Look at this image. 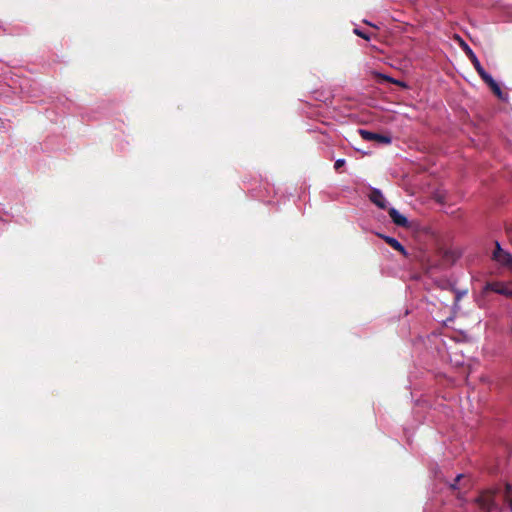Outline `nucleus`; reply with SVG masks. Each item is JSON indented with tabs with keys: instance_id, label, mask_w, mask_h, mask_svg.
<instances>
[{
	"instance_id": "f257e3e1",
	"label": "nucleus",
	"mask_w": 512,
	"mask_h": 512,
	"mask_svg": "<svg viewBox=\"0 0 512 512\" xmlns=\"http://www.w3.org/2000/svg\"><path fill=\"white\" fill-rule=\"evenodd\" d=\"M498 496L503 498L512 512V485L509 483H506L503 489L500 486H493L482 490L475 498L474 503L481 512L501 511L502 509L496 501Z\"/></svg>"
},
{
	"instance_id": "f03ea898",
	"label": "nucleus",
	"mask_w": 512,
	"mask_h": 512,
	"mask_svg": "<svg viewBox=\"0 0 512 512\" xmlns=\"http://www.w3.org/2000/svg\"><path fill=\"white\" fill-rule=\"evenodd\" d=\"M492 260L512 272V255L506 250L502 249L499 242L495 243V249L492 253Z\"/></svg>"
},
{
	"instance_id": "7ed1b4c3",
	"label": "nucleus",
	"mask_w": 512,
	"mask_h": 512,
	"mask_svg": "<svg viewBox=\"0 0 512 512\" xmlns=\"http://www.w3.org/2000/svg\"><path fill=\"white\" fill-rule=\"evenodd\" d=\"M363 139L368 141H375L381 145H388L391 143L392 137L390 134H382L373 132L372 130H359Z\"/></svg>"
},
{
	"instance_id": "20e7f679",
	"label": "nucleus",
	"mask_w": 512,
	"mask_h": 512,
	"mask_svg": "<svg viewBox=\"0 0 512 512\" xmlns=\"http://www.w3.org/2000/svg\"><path fill=\"white\" fill-rule=\"evenodd\" d=\"M486 291H492L507 297L512 298V289L502 282H488L485 285Z\"/></svg>"
},
{
	"instance_id": "39448f33",
	"label": "nucleus",
	"mask_w": 512,
	"mask_h": 512,
	"mask_svg": "<svg viewBox=\"0 0 512 512\" xmlns=\"http://www.w3.org/2000/svg\"><path fill=\"white\" fill-rule=\"evenodd\" d=\"M460 46H461L462 50L465 52V54L467 55V57L469 58V60L471 61V63L473 64L475 70H478L481 67H483L481 65L477 55L474 53V51L471 49V47L464 40H461Z\"/></svg>"
},
{
	"instance_id": "423d86ee",
	"label": "nucleus",
	"mask_w": 512,
	"mask_h": 512,
	"mask_svg": "<svg viewBox=\"0 0 512 512\" xmlns=\"http://www.w3.org/2000/svg\"><path fill=\"white\" fill-rule=\"evenodd\" d=\"M388 214L395 225L404 228L409 227V222L407 218L404 215L400 214L399 211L396 210L395 208H389Z\"/></svg>"
},
{
	"instance_id": "0eeeda50",
	"label": "nucleus",
	"mask_w": 512,
	"mask_h": 512,
	"mask_svg": "<svg viewBox=\"0 0 512 512\" xmlns=\"http://www.w3.org/2000/svg\"><path fill=\"white\" fill-rule=\"evenodd\" d=\"M369 199L380 209H386V199L379 189H372L369 195Z\"/></svg>"
},
{
	"instance_id": "6e6552de",
	"label": "nucleus",
	"mask_w": 512,
	"mask_h": 512,
	"mask_svg": "<svg viewBox=\"0 0 512 512\" xmlns=\"http://www.w3.org/2000/svg\"><path fill=\"white\" fill-rule=\"evenodd\" d=\"M382 238L385 240V242L387 244H389L396 251L402 253L403 255L407 254L404 246L397 239L390 237V236H382Z\"/></svg>"
},
{
	"instance_id": "1a4fd4ad",
	"label": "nucleus",
	"mask_w": 512,
	"mask_h": 512,
	"mask_svg": "<svg viewBox=\"0 0 512 512\" xmlns=\"http://www.w3.org/2000/svg\"><path fill=\"white\" fill-rule=\"evenodd\" d=\"M497 98L500 100H506L508 95L501 89L500 84L495 80L488 86Z\"/></svg>"
},
{
	"instance_id": "9d476101",
	"label": "nucleus",
	"mask_w": 512,
	"mask_h": 512,
	"mask_svg": "<svg viewBox=\"0 0 512 512\" xmlns=\"http://www.w3.org/2000/svg\"><path fill=\"white\" fill-rule=\"evenodd\" d=\"M314 98L318 101L324 102L325 104L332 102V94L330 92L325 91H315L314 92Z\"/></svg>"
},
{
	"instance_id": "9b49d317",
	"label": "nucleus",
	"mask_w": 512,
	"mask_h": 512,
	"mask_svg": "<svg viewBox=\"0 0 512 512\" xmlns=\"http://www.w3.org/2000/svg\"><path fill=\"white\" fill-rule=\"evenodd\" d=\"M480 78L483 80V82L489 86L495 79L492 77L491 74H489L484 67H481L480 69L476 70Z\"/></svg>"
},
{
	"instance_id": "f8f14e48",
	"label": "nucleus",
	"mask_w": 512,
	"mask_h": 512,
	"mask_svg": "<svg viewBox=\"0 0 512 512\" xmlns=\"http://www.w3.org/2000/svg\"><path fill=\"white\" fill-rule=\"evenodd\" d=\"M480 78L483 80V82L489 86L495 79L492 77L491 74H489L484 67H481L480 69L476 70Z\"/></svg>"
},
{
	"instance_id": "ddd939ff",
	"label": "nucleus",
	"mask_w": 512,
	"mask_h": 512,
	"mask_svg": "<svg viewBox=\"0 0 512 512\" xmlns=\"http://www.w3.org/2000/svg\"><path fill=\"white\" fill-rule=\"evenodd\" d=\"M381 76H382L386 81H388V82H391V83L397 84V85H399V86H401V87H404V88H407V84H406L405 82H403V81L396 80V79H394V78H392V77H390V76L383 75V74H381Z\"/></svg>"
},
{
	"instance_id": "4468645a",
	"label": "nucleus",
	"mask_w": 512,
	"mask_h": 512,
	"mask_svg": "<svg viewBox=\"0 0 512 512\" xmlns=\"http://www.w3.org/2000/svg\"><path fill=\"white\" fill-rule=\"evenodd\" d=\"M357 36L369 41L370 40V36L367 32H365L364 30L360 29V28H355L354 31H353Z\"/></svg>"
},
{
	"instance_id": "2eb2a0df",
	"label": "nucleus",
	"mask_w": 512,
	"mask_h": 512,
	"mask_svg": "<svg viewBox=\"0 0 512 512\" xmlns=\"http://www.w3.org/2000/svg\"><path fill=\"white\" fill-rule=\"evenodd\" d=\"M460 254L455 251H446L445 252V258L446 259H452V261H456L457 258H459Z\"/></svg>"
},
{
	"instance_id": "dca6fc26",
	"label": "nucleus",
	"mask_w": 512,
	"mask_h": 512,
	"mask_svg": "<svg viewBox=\"0 0 512 512\" xmlns=\"http://www.w3.org/2000/svg\"><path fill=\"white\" fill-rule=\"evenodd\" d=\"M344 165H345V160L344 159H338V160L335 161L334 168H335V170L338 171Z\"/></svg>"
},
{
	"instance_id": "f3484780",
	"label": "nucleus",
	"mask_w": 512,
	"mask_h": 512,
	"mask_svg": "<svg viewBox=\"0 0 512 512\" xmlns=\"http://www.w3.org/2000/svg\"><path fill=\"white\" fill-rule=\"evenodd\" d=\"M462 477H463V475H462V474H460V475H458V476L455 478L454 483L451 485V487H452L453 489H456V488H457V483L460 481V479H461Z\"/></svg>"
}]
</instances>
